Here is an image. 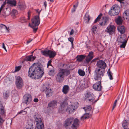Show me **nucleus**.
Instances as JSON below:
<instances>
[{"label":"nucleus","mask_w":129,"mask_h":129,"mask_svg":"<svg viewBox=\"0 0 129 129\" xmlns=\"http://www.w3.org/2000/svg\"><path fill=\"white\" fill-rule=\"evenodd\" d=\"M44 74L43 65L38 61L37 62L34 63L29 68L28 76L33 79H39L42 77Z\"/></svg>","instance_id":"obj_1"},{"label":"nucleus","mask_w":129,"mask_h":129,"mask_svg":"<svg viewBox=\"0 0 129 129\" xmlns=\"http://www.w3.org/2000/svg\"><path fill=\"white\" fill-rule=\"evenodd\" d=\"M105 60L106 59L104 60L99 59L97 61L96 66L98 68L95 69L94 72V79L95 80L101 79L104 75L105 69L107 67Z\"/></svg>","instance_id":"obj_2"},{"label":"nucleus","mask_w":129,"mask_h":129,"mask_svg":"<svg viewBox=\"0 0 129 129\" xmlns=\"http://www.w3.org/2000/svg\"><path fill=\"white\" fill-rule=\"evenodd\" d=\"M70 73V70L69 69L59 68L58 72L55 77L57 82L59 83L62 82L64 80V77L68 76Z\"/></svg>","instance_id":"obj_3"},{"label":"nucleus","mask_w":129,"mask_h":129,"mask_svg":"<svg viewBox=\"0 0 129 129\" xmlns=\"http://www.w3.org/2000/svg\"><path fill=\"white\" fill-rule=\"evenodd\" d=\"M39 115L36 113L33 117L36 123V126L35 129H44V121L42 119L39 117Z\"/></svg>","instance_id":"obj_4"},{"label":"nucleus","mask_w":129,"mask_h":129,"mask_svg":"<svg viewBox=\"0 0 129 129\" xmlns=\"http://www.w3.org/2000/svg\"><path fill=\"white\" fill-rule=\"evenodd\" d=\"M126 35L125 34L119 35L117 39V41L118 43H122L120 46V48H124L126 45L127 39H126Z\"/></svg>","instance_id":"obj_5"},{"label":"nucleus","mask_w":129,"mask_h":129,"mask_svg":"<svg viewBox=\"0 0 129 129\" xmlns=\"http://www.w3.org/2000/svg\"><path fill=\"white\" fill-rule=\"evenodd\" d=\"M42 54L47 57H49V58L52 59L56 55V52L54 50H48L46 48L45 50H42Z\"/></svg>","instance_id":"obj_6"},{"label":"nucleus","mask_w":129,"mask_h":129,"mask_svg":"<svg viewBox=\"0 0 129 129\" xmlns=\"http://www.w3.org/2000/svg\"><path fill=\"white\" fill-rule=\"evenodd\" d=\"M120 11V7L117 4L114 5L111 8L108 14L111 16H115L119 14Z\"/></svg>","instance_id":"obj_7"},{"label":"nucleus","mask_w":129,"mask_h":129,"mask_svg":"<svg viewBox=\"0 0 129 129\" xmlns=\"http://www.w3.org/2000/svg\"><path fill=\"white\" fill-rule=\"evenodd\" d=\"M116 28V26L114 25L110 24L106 28L105 31L109 34L110 35L112 36L115 34Z\"/></svg>","instance_id":"obj_8"},{"label":"nucleus","mask_w":129,"mask_h":129,"mask_svg":"<svg viewBox=\"0 0 129 129\" xmlns=\"http://www.w3.org/2000/svg\"><path fill=\"white\" fill-rule=\"evenodd\" d=\"M15 83L17 89H21L24 86L23 81L20 76H18L16 78Z\"/></svg>","instance_id":"obj_9"},{"label":"nucleus","mask_w":129,"mask_h":129,"mask_svg":"<svg viewBox=\"0 0 129 129\" xmlns=\"http://www.w3.org/2000/svg\"><path fill=\"white\" fill-rule=\"evenodd\" d=\"M22 103L27 105L29 104L32 101V96L31 94L26 93L23 96Z\"/></svg>","instance_id":"obj_10"},{"label":"nucleus","mask_w":129,"mask_h":129,"mask_svg":"<svg viewBox=\"0 0 129 129\" xmlns=\"http://www.w3.org/2000/svg\"><path fill=\"white\" fill-rule=\"evenodd\" d=\"M43 88V91H45L46 94L47 98L50 97L53 94V93L52 90L47 86L44 85Z\"/></svg>","instance_id":"obj_11"},{"label":"nucleus","mask_w":129,"mask_h":129,"mask_svg":"<svg viewBox=\"0 0 129 129\" xmlns=\"http://www.w3.org/2000/svg\"><path fill=\"white\" fill-rule=\"evenodd\" d=\"M84 99L88 103L91 102L95 99L94 95L91 92H88L85 94Z\"/></svg>","instance_id":"obj_12"},{"label":"nucleus","mask_w":129,"mask_h":129,"mask_svg":"<svg viewBox=\"0 0 129 129\" xmlns=\"http://www.w3.org/2000/svg\"><path fill=\"white\" fill-rule=\"evenodd\" d=\"M74 119V118L73 117H70L67 118L66 119L63 123V126L66 129H70V128L69 127L70 126L71 124H72Z\"/></svg>","instance_id":"obj_13"},{"label":"nucleus","mask_w":129,"mask_h":129,"mask_svg":"<svg viewBox=\"0 0 129 129\" xmlns=\"http://www.w3.org/2000/svg\"><path fill=\"white\" fill-rule=\"evenodd\" d=\"M94 52L92 51L89 52L86 58L83 61L84 63L88 64L91 61L94 57Z\"/></svg>","instance_id":"obj_14"},{"label":"nucleus","mask_w":129,"mask_h":129,"mask_svg":"<svg viewBox=\"0 0 129 129\" xmlns=\"http://www.w3.org/2000/svg\"><path fill=\"white\" fill-rule=\"evenodd\" d=\"M31 21L32 22V25L34 24L35 26L38 27L40 22V17L38 16H35L32 18Z\"/></svg>","instance_id":"obj_15"},{"label":"nucleus","mask_w":129,"mask_h":129,"mask_svg":"<svg viewBox=\"0 0 129 129\" xmlns=\"http://www.w3.org/2000/svg\"><path fill=\"white\" fill-rule=\"evenodd\" d=\"M102 79V78L101 79H100L97 80H100V81L96 82L93 85V88L95 90L100 91L102 90V88L101 82Z\"/></svg>","instance_id":"obj_16"},{"label":"nucleus","mask_w":129,"mask_h":129,"mask_svg":"<svg viewBox=\"0 0 129 129\" xmlns=\"http://www.w3.org/2000/svg\"><path fill=\"white\" fill-rule=\"evenodd\" d=\"M78 107L75 104H71L68 106L66 110V112L69 114H71L74 112L78 108Z\"/></svg>","instance_id":"obj_17"},{"label":"nucleus","mask_w":129,"mask_h":129,"mask_svg":"<svg viewBox=\"0 0 129 129\" xmlns=\"http://www.w3.org/2000/svg\"><path fill=\"white\" fill-rule=\"evenodd\" d=\"M68 105V103L61 102L60 104V107H59L58 112L59 113H63L66 112L67 107Z\"/></svg>","instance_id":"obj_18"},{"label":"nucleus","mask_w":129,"mask_h":129,"mask_svg":"<svg viewBox=\"0 0 129 129\" xmlns=\"http://www.w3.org/2000/svg\"><path fill=\"white\" fill-rule=\"evenodd\" d=\"M11 100L14 104L17 103L20 99V97L18 93H13L12 96Z\"/></svg>","instance_id":"obj_19"},{"label":"nucleus","mask_w":129,"mask_h":129,"mask_svg":"<svg viewBox=\"0 0 129 129\" xmlns=\"http://www.w3.org/2000/svg\"><path fill=\"white\" fill-rule=\"evenodd\" d=\"M57 102L56 100H53L50 101L48 103L47 108L54 109L57 105Z\"/></svg>","instance_id":"obj_20"},{"label":"nucleus","mask_w":129,"mask_h":129,"mask_svg":"<svg viewBox=\"0 0 129 129\" xmlns=\"http://www.w3.org/2000/svg\"><path fill=\"white\" fill-rule=\"evenodd\" d=\"M73 122L71 126L72 129H77V128L79 126V120L77 118L73 119Z\"/></svg>","instance_id":"obj_21"},{"label":"nucleus","mask_w":129,"mask_h":129,"mask_svg":"<svg viewBox=\"0 0 129 129\" xmlns=\"http://www.w3.org/2000/svg\"><path fill=\"white\" fill-rule=\"evenodd\" d=\"M103 21L100 22L98 25H100L101 26H103L107 24L109 21V17H105L104 18V17H103Z\"/></svg>","instance_id":"obj_22"},{"label":"nucleus","mask_w":129,"mask_h":129,"mask_svg":"<svg viewBox=\"0 0 129 129\" xmlns=\"http://www.w3.org/2000/svg\"><path fill=\"white\" fill-rule=\"evenodd\" d=\"M117 30L121 34L123 35L125 34L126 28L123 25H118L117 27Z\"/></svg>","instance_id":"obj_23"},{"label":"nucleus","mask_w":129,"mask_h":129,"mask_svg":"<svg viewBox=\"0 0 129 129\" xmlns=\"http://www.w3.org/2000/svg\"><path fill=\"white\" fill-rule=\"evenodd\" d=\"M86 57L85 55L81 54L77 55L76 57V61L78 62H83V60Z\"/></svg>","instance_id":"obj_24"},{"label":"nucleus","mask_w":129,"mask_h":129,"mask_svg":"<svg viewBox=\"0 0 129 129\" xmlns=\"http://www.w3.org/2000/svg\"><path fill=\"white\" fill-rule=\"evenodd\" d=\"M115 21L118 25H122L123 24V20L120 16H118L115 20Z\"/></svg>","instance_id":"obj_25"},{"label":"nucleus","mask_w":129,"mask_h":129,"mask_svg":"<svg viewBox=\"0 0 129 129\" xmlns=\"http://www.w3.org/2000/svg\"><path fill=\"white\" fill-rule=\"evenodd\" d=\"M92 116V115L89 113L86 112L81 117L80 119L83 121L84 119H87L91 118Z\"/></svg>","instance_id":"obj_26"},{"label":"nucleus","mask_w":129,"mask_h":129,"mask_svg":"<svg viewBox=\"0 0 129 129\" xmlns=\"http://www.w3.org/2000/svg\"><path fill=\"white\" fill-rule=\"evenodd\" d=\"M25 60H26L27 61H33L36 58V56H34L33 54L26 56L25 57Z\"/></svg>","instance_id":"obj_27"},{"label":"nucleus","mask_w":129,"mask_h":129,"mask_svg":"<svg viewBox=\"0 0 129 129\" xmlns=\"http://www.w3.org/2000/svg\"><path fill=\"white\" fill-rule=\"evenodd\" d=\"M84 21L85 23L88 24L89 23V21L90 20V17L88 13L86 12L83 17Z\"/></svg>","instance_id":"obj_28"},{"label":"nucleus","mask_w":129,"mask_h":129,"mask_svg":"<svg viewBox=\"0 0 129 129\" xmlns=\"http://www.w3.org/2000/svg\"><path fill=\"white\" fill-rule=\"evenodd\" d=\"M70 90V88L68 85H65L63 86L62 90V92L63 94H66Z\"/></svg>","instance_id":"obj_29"},{"label":"nucleus","mask_w":129,"mask_h":129,"mask_svg":"<svg viewBox=\"0 0 129 129\" xmlns=\"http://www.w3.org/2000/svg\"><path fill=\"white\" fill-rule=\"evenodd\" d=\"M18 6L19 8L21 10H24L25 8V3L23 2L19 1L18 3Z\"/></svg>","instance_id":"obj_30"},{"label":"nucleus","mask_w":129,"mask_h":129,"mask_svg":"<svg viewBox=\"0 0 129 129\" xmlns=\"http://www.w3.org/2000/svg\"><path fill=\"white\" fill-rule=\"evenodd\" d=\"M5 107L3 106V103L0 101V114L3 115L5 113L4 111Z\"/></svg>","instance_id":"obj_31"},{"label":"nucleus","mask_w":129,"mask_h":129,"mask_svg":"<svg viewBox=\"0 0 129 129\" xmlns=\"http://www.w3.org/2000/svg\"><path fill=\"white\" fill-rule=\"evenodd\" d=\"M25 128L28 129H35L34 125L33 122H28L27 125H26Z\"/></svg>","instance_id":"obj_32"},{"label":"nucleus","mask_w":129,"mask_h":129,"mask_svg":"<svg viewBox=\"0 0 129 129\" xmlns=\"http://www.w3.org/2000/svg\"><path fill=\"white\" fill-rule=\"evenodd\" d=\"M28 26L33 29V32L34 33H36L38 29V27H37L36 26H35V25L34 24L31 25L30 23H29Z\"/></svg>","instance_id":"obj_33"},{"label":"nucleus","mask_w":129,"mask_h":129,"mask_svg":"<svg viewBox=\"0 0 129 129\" xmlns=\"http://www.w3.org/2000/svg\"><path fill=\"white\" fill-rule=\"evenodd\" d=\"M103 15L102 13H100V14L98 16L97 18L93 22L92 24L96 23L97 22H99L101 18Z\"/></svg>","instance_id":"obj_34"},{"label":"nucleus","mask_w":129,"mask_h":129,"mask_svg":"<svg viewBox=\"0 0 129 129\" xmlns=\"http://www.w3.org/2000/svg\"><path fill=\"white\" fill-rule=\"evenodd\" d=\"M77 2L75 5H73V7L72 9L71 12L72 13H73L76 11L79 2L78 0H77Z\"/></svg>","instance_id":"obj_35"},{"label":"nucleus","mask_w":129,"mask_h":129,"mask_svg":"<svg viewBox=\"0 0 129 129\" xmlns=\"http://www.w3.org/2000/svg\"><path fill=\"white\" fill-rule=\"evenodd\" d=\"M98 27V25H95L93 26L91 29L92 33V35H95L97 33L96 29H97Z\"/></svg>","instance_id":"obj_36"},{"label":"nucleus","mask_w":129,"mask_h":129,"mask_svg":"<svg viewBox=\"0 0 129 129\" xmlns=\"http://www.w3.org/2000/svg\"><path fill=\"white\" fill-rule=\"evenodd\" d=\"M10 95V92L7 91L5 92L4 93H3V96L4 99H7L8 98Z\"/></svg>","instance_id":"obj_37"},{"label":"nucleus","mask_w":129,"mask_h":129,"mask_svg":"<svg viewBox=\"0 0 129 129\" xmlns=\"http://www.w3.org/2000/svg\"><path fill=\"white\" fill-rule=\"evenodd\" d=\"M128 122L127 120H125L123 122L122 124V126L123 128H127L126 127H128L127 125H128Z\"/></svg>","instance_id":"obj_38"},{"label":"nucleus","mask_w":129,"mask_h":129,"mask_svg":"<svg viewBox=\"0 0 129 129\" xmlns=\"http://www.w3.org/2000/svg\"><path fill=\"white\" fill-rule=\"evenodd\" d=\"M78 73L79 75L81 76H84L85 74V73L84 71L81 69H79L78 70Z\"/></svg>","instance_id":"obj_39"},{"label":"nucleus","mask_w":129,"mask_h":129,"mask_svg":"<svg viewBox=\"0 0 129 129\" xmlns=\"http://www.w3.org/2000/svg\"><path fill=\"white\" fill-rule=\"evenodd\" d=\"M16 0H13L8 5H10L12 7L16 6Z\"/></svg>","instance_id":"obj_40"},{"label":"nucleus","mask_w":129,"mask_h":129,"mask_svg":"<svg viewBox=\"0 0 129 129\" xmlns=\"http://www.w3.org/2000/svg\"><path fill=\"white\" fill-rule=\"evenodd\" d=\"M55 71L54 68H53V69L50 70L48 72L49 75L50 76H53L54 74Z\"/></svg>","instance_id":"obj_41"},{"label":"nucleus","mask_w":129,"mask_h":129,"mask_svg":"<svg viewBox=\"0 0 129 129\" xmlns=\"http://www.w3.org/2000/svg\"><path fill=\"white\" fill-rule=\"evenodd\" d=\"M22 67V66L20 65L18 66H16L15 68V72H17L19 71Z\"/></svg>","instance_id":"obj_42"},{"label":"nucleus","mask_w":129,"mask_h":129,"mask_svg":"<svg viewBox=\"0 0 129 129\" xmlns=\"http://www.w3.org/2000/svg\"><path fill=\"white\" fill-rule=\"evenodd\" d=\"M99 59H100V58L99 57H96L94 59H93V60H92L91 61L90 63H95L97 60H99Z\"/></svg>","instance_id":"obj_43"},{"label":"nucleus","mask_w":129,"mask_h":129,"mask_svg":"<svg viewBox=\"0 0 129 129\" xmlns=\"http://www.w3.org/2000/svg\"><path fill=\"white\" fill-rule=\"evenodd\" d=\"M52 59H51L50 60H49L48 62V63L47 64V68H48V67H49V66H50L51 67H52L53 68H54V67L52 66L51 64V63L52 62Z\"/></svg>","instance_id":"obj_44"},{"label":"nucleus","mask_w":129,"mask_h":129,"mask_svg":"<svg viewBox=\"0 0 129 129\" xmlns=\"http://www.w3.org/2000/svg\"><path fill=\"white\" fill-rule=\"evenodd\" d=\"M117 100H115L114 104H113L112 109V112L115 108V107L117 103Z\"/></svg>","instance_id":"obj_45"},{"label":"nucleus","mask_w":129,"mask_h":129,"mask_svg":"<svg viewBox=\"0 0 129 129\" xmlns=\"http://www.w3.org/2000/svg\"><path fill=\"white\" fill-rule=\"evenodd\" d=\"M7 0H5V1L3 2V4L2 5L0 9L2 10L3 8L5 7V5L7 3H6Z\"/></svg>","instance_id":"obj_46"},{"label":"nucleus","mask_w":129,"mask_h":129,"mask_svg":"<svg viewBox=\"0 0 129 129\" xmlns=\"http://www.w3.org/2000/svg\"><path fill=\"white\" fill-rule=\"evenodd\" d=\"M12 15L14 16H15L16 14L18 12L17 11L14 9H13L12 10Z\"/></svg>","instance_id":"obj_47"},{"label":"nucleus","mask_w":129,"mask_h":129,"mask_svg":"<svg viewBox=\"0 0 129 129\" xmlns=\"http://www.w3.org/2000/svg\"><path fill=\"white\" fill-rule=\"evenodd\" d=\"M20 20L22 23H26L27 22L26 19L25 17H23L20 18Z\"/></svg>","instance_id":"obj_48"},{"label":"nucleus","mask_w":129,"mask_h":129,"mask_svg":"<svg viewBox=\"0 0 129 129\" xmlns=\"http://www.w3.org/2000/svg\"><path fill=\"white\" fill-rule=\"evenodd\" d=\"M108 76L109 77V79L110 80H112L113 79V77L112 75H113V73H108Z\"/></svg>","instance_id":"obj_49"},{"label":"nucleus","mask_w":129,"mask_h":129,"mask_svg":"<svg viewBox=\"0 0 129 129\" xmlns=\"http://www.w3.org/2000/svg\"><path fill=\"white\" fill-rule=\"evenodd\" d=\"M5 121V120L3 119L2 117L0 118V126L1 127H2L1 126L3 124Z\"/></svg>","instance_id":"obj_50"},{"label":"nucleus","mask_w":129,"mask_h":129,"mask_svg":"<svg viewBox=\"0 0 129 129\" xmlns=\"http://www.w3.org/2000/svg\"><path fill=\"white\" fill-rule=\"evenodd\" d=\"M68 41L71 43H73L74 41V38L72 37H71L68 38Z\"/></svg>","instance_id":"obj_51"},{"label":"nucleus","mask_w":129,"mask_h":129,"mask_svg":"<svg viewBox=\"0 0 129 129\" xmlns=\"http://www.w3.org/2000/svg\"><path fill=\"white\" fill-rule=\"evenodd\" d=\"M0 27L1 29H5L6 28H7V26L3 24H0Z\"/></svg>","instance_id":"obj_52"},{"label":"nucleus","mask_w":129,"mask_h":129,"mask_svg":"<svg viewBox=\"0 0 129 129\" xmlns=\"http://www.w3.org/2000/svg\"><path fill=\"white\" fill-rule=\"evenodd\" d=\"M31 12H30V11H28V12H27V20H29L30 19V17L31 15Z\"/></svg>","instance_id":"obj_53"},{"label":"nucleus","mask_w":129,"mask_h":129,"mask_svg":"<svg viewBox=\"0 0 129 129\" xmlns=\"http://www.w3.org/2000/svg\"><path fill=\"white\" fill-rule=\"evenodd\" d=\"M88 87V84L87 83H86L84 84L83 87L82 88V89H85L86 88Z\"/></svg>","instance_id":"obj_54"},{"label":"nucleus","mask_w":129,"mask_h":129,"mask_svg":"<svg viewBox=\"0 0 129 129\" xmlns=\"http://www.w3.org/2000/svg\"><path fill=\"white\" fill-rule=\"evenodd\" d=\"M86 107L88 111H90L92 109L91 106L90 105H88Z\"/></svg>","instance_id":"obj_55"},{"label":"nucleus","mask_w":129,"mask_h":129,"mask_svg":"<svg viewBox=\"0 0 129 129\" xmlns=\"http://www.w3.org/2000/svg\"><path fill=\"white\" fill-rule=\"evenodd\" d=\"M127 10H126L124 11L123 13V16L122 17V18H124V17L125 16H127Z\"/></svg>","instance_id":"obj_56"},{"label":"nucleus","mask_w":129,"mask_h":129,"mask_svg":"<svg viewBox=\"0 0 129 129\" xmlns=\"http://www.w3.org/2000/svg\"><path fill=\"white\" fill-rule=\"evenodd\" d=\"M39 9H35V10L36 11V13H38V15H36V16H39V17H40V13L39 12Z\"/></svg>","instance_id":"obj_57"},{"label":"nucleus","mask_w":129,"mask_h":129,"mask_svg":"<svg viewBox=\"0 0 129 129\" xmlns=\"http://www.w3.org/2000/svg\"><path fill=\"white\" fill-rule=\"evenodd\" d=\"M29 108V107H26V108H25L24 110H21V111L22 113L23 112H25V114H23V115L26 114H27V111H25V110L26 108Z\"/></svg>","instance_id":"obj_58"},{"label":"nucleus","mask_w":129,"mask_h":129,"mask_svg":"<svg viewBox=\"0 0 129 129\" xmlns=\"http://www.w3.org/2000/svg\"><path fill=\"white\" fill-rule=\"evenodd\" d=\"M74 31L73 29H72L71 30V31L70 33L69 34V35L70 36H71L74 33Z\"/></svg>","instance_id":"obj_59"},{"label":"nucleus","mask_w":129,"mask_h":129,"mask_svg":"<svg viewBox=\"0 0 129 129\" xmlns=\"http://www.w3.org/2000/svg\"><path fill=\"white\" fill-rule=\"evenodd\" d=\"M68 100V97L64 99V101L62 102H64V103H68L67 102V101Z\"/></svg>","instance_id":"obj_60"},{"label":"nucleus","mask_w":129,"mask_h":129,"mask_svg":"<svg viewBox=\"0 0 129 129\" xmlns=\"http://www.w3.org/2000/svg\"><path fill=\"white\" fill-rule=\"evenodd\" d=\"M99 100V97L98 98V99L96 100H95L94 101H93L92 102V104H91L92 105H93L94 104H95Z\"/></svg>","instance_id":"obj_61"},{"label":"nucleus","mask_w":129,"mask_h":129,"mask_svg":"<svg viewBox=\"0 0 129 129\" xmlns=\"http://www.w3.org/2000/svg\"><path fill=\"white\" fill-rule=\"evenodd\" d=\"M39 100L38 98H35L33 101L35 103H37L39 102Z\"/></svg>","instance_id":"obj_62"},{"label":"nucleus","mask_w":129,"mask_h":129,"mask_svg":"<svg viewBox=\"0 0 129 129\" xmlns=\"http://www.w3.org/2000/svg\"><path fill=\"white\" fill-rule=\"evenodd\" d=\"M44 5L45 6V10L46 9V7H47V2L46 1H45L44 3Z\"/></svg>","instance_id":"obj_63"},{"label":"nucleus","mask_w":129,"mask_h":129,"mask_svg":"<svg viewBox=\"0 0 129 129\" xmlns=\"http://www.w3.org/2000/svg\"><path fill=\"white\" fill-rule=\"evenodd\" d=\"M21 111V110L19 112H18V113H17V114L13 118H14L15 117H16V116H17L19 114H21L22 113Z\"/></svg>","instance_id":"obj_64"}]
</instances>
